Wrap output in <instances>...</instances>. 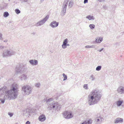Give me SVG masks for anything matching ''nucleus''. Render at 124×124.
Listing matches in <instances>:
<instances>
[{
	"instance_id": "obj_1",
	"label": "nucleus",
	"mask_w": 124,
	"mask_h": 124,
	"mask_svg": "<svg viewBox=\"0 0 124 124\" xmlns=\"http://www.w3.org/2000/svg\"><path fill=\"white\" fill-rule=\"evenodd\" d=\"M6 88V87H3L0 88V93H1V95L5 94L4 97V99H0L1 102L2 103L5 102L4 99L14 100L17 97L18 94V84L16 83H13L11 85V89L8 91H5Z\"/></svg>"
},
{
	"instance_id": "obj_2",
	"label": "nucleus",
	"mask_w": 124,
	"mask_h": 124,
	"mask_svg": "<svg viewBox=\"0 0 124 124\" xmlns=\"http://www.w3.org/2000/svg\"><path fill=\"white\" fill-rule=\"evenodd\" d=\"M101 95L99 90L97 89L93 90L88 97V103L90 105L97 103L101 100Z\"/></svg>"
},
{
	"instance_id": "obj_3",
	"label": "nucleus",
	"mask_w": 124,
	"mask_h": 124,
	"mask_svg": "<svg viewBox=\"0 0 124 124\" xmlns=\"http://www.w3.org/2000/svg\"><path fill=\"white\" fill-rule=\"evenodd\" d=\"M32 90V87L29 85H24L22 88V93L24 95H28L31 94Z\"/></svg>"
},
{
	"instance_id": "obj_4",
	"label": "nucleus",
	"mask_w": 124,
	"mask_h": 124,
	"mask_svg": "<svg viewBox=\"0 0 124 124\" xmlns=\"http://www.w3.org/2000/svg\"><path fill=\"white\" fill-rule=\"evenodd\" d=\"M69 0H64L62 4L61 15V16H64L66 13L67 6L68 5Z\"/></svg>"
},
{
	"instance_id": "obj_5",
	"label": "nucleus",
	"mask_w": 124,
	"mask_h": 124,
	"mask_svg": "<svg viewBox=\"0 0 124 124\" xmlns=\"http://www.w3.org/2000/svg\"><path fill=\"white\" fill-rule=\"evenodd\" d=\"M15 52L10 49H7L3 52L2 54V56L4 57H6L11 56L15 54Z\"/></svg>"
},
{
	"instance_id": "obj_6",
	"label": "nucleus",
	"mask_w": 124,
	"mask_h": 124,
	"mask_svg": "<svg viewBox=\"0 0 124 124\" xmlns=\"http://www.w3.org/2000/svg\"><path fill=\"white\" fill-rule=\"evenodd\" d=\"M49 17V16L48 15L46 16L45 18L42 20L39 21L36 23L35 24V26L38 27L42 25L47 21Z\"/></svg>"
},
{
	"instance_id": "obj_7",
	"label": "nucleus",
	"mask_w": 124,
	"mask_h": 124,
	"mask_svg": "<svg viewBox=\"0 0 124 124\" xmlns=\"http://www.w3.org/2000/svg\"><path fill=\"white\" fill-rule=\"evenodd\" d=\"M23 66L21 64L17 65L15 69L16 74H18L22 73L23 71Z\"/></svg>"
},
{
	"instance_id": "obj_8",
	"label": "nucleus",
	"mask_w": 124,
	"mask_h": 124,
	"mask_svg": "<svg viewBox=\"0 0 124 124\" xmlns=\"http://www.w3.org/2000/svg\"><path fill=\"white\" fill-rule=\"evenodd\" d=\"M63 116L65 118L69 119L72 118L73 116L71 112L65 111L63 113Z\"/></svg>"
},
{
	"instance_id": "obj_9",
	"label": "nucleus",
	"mask_w": 124,
	"mask_h": 124,
	"mask_svg": "<svg viewBox=\"0 0 124 124\" xmlns=\"http://www.w3.org/2000/svg\"><path fill=\"white\" fill-rule=\"evenodd\" d=\"M58 105L57 102H54L49 104L48 108H49V109L51 110L53 109H57L58 107Z\"/></svg>"
},
{
	"instance_id": "obj_10",
	"label": "nucleus",
	"mask_w": 124,
	"mask_h": 124,
	"mask_svg": "<svg viewBox=\"0 0 124 124\" xmlns=\"http://www.w3.org/2000/svg\"><path fill=\"white\" fill-rule=\"evenodd\" d=\"M116 91L118 93L120 94L124 93V87L120 86L116 90Z\"/></svg>"
},
{
	"instance_id": "obj_11",
	"label": "nucleus",
	"mask_w": 124,
	"mask_h": 124,
	"mask_svg": "<svg viewBox=\"0 0 124 124\" xmlns=\"http://www.w3.org/2000/svg\"><path fill=\"white\" fill-rule=\"evenodd\" d=\"M95 119V121L99 124H101L104 120V118L101 116L96 117Z\"/></svg>"
},
{
	"instance_id": "obj_12",
	"label": "nucleus",
	"mask_w": 124,
	"mask_h": 124,
	"mask_svg": "<svg viewBox=\"0 0 124 124\" xmlns=\"http://www.w3.org/2000/svg\"><path fill=\"white\" fill-rule=\"evenodd\" d=\"M23 115L24 116L29 117V115H31V112L29 109L24 110L23 111Z\"/></svg>"
},
{
	"instance_id": "obj_13",
	"label": "nucleus",
	"mask_w": 124,
	"mask_h": 124,
	"mask_svg": "<svg viewBox=\"0 0 124 124\" xmlns=\"http://www.w3.org/2000/svg\"><path fill=\"white\" fill-rule=\"evenodd\" d=\"M29 62L30 63V64L32 66L36 65L38 63V61L35 59L30 60L29 61Z\"/></svg>"
},
{
	"instance_id": "obj_14",
	"label": "nucleus",
	"mask_w": 124,
	"mask_h": 124,
	"mask_svg": "<svg viewBox=\"0 0 124 124\" xmlns=\"http://www.w3.org/2000/svg\"><path fill=\"white\" fill-rule=\"evenodd\" d=\"M59 24V23L55 21H53L50 24V26L53 28L57 27Z\"/></svg>"
},
{
	"instance_id": "obj_15",
	"label": "nucleus",
	"mask_w": 124,
	"mask_h": 124,
	"mask_svg": "<svg viewBox=\"0 0 124 124\" xmlns=\"http://www.w3.org/2000/svg\"><path fill=\"white\" fill-rule=\"evenodd\" d=\"M46 117L43 114L40 115L38 118L39 120L41 122L44 121L46 120Z\"/></svg>"
},
{
	"instance_id": "obj_16",
	"label": "nucleus",
	"mask_w": 124,
	"mask_h": 124,
	"mask_svg": "<svg viewBox=\"0 0 124 124\" xmlns=\"http://www.w3.org/2000/svg\"><path fill=\"white\" fill-rule=\"evenodd\" d=\"M20 79L21 81L25 80L27 78V76L25 74H23L20 75Z\"/></svg>"
},
{
	"instance_id": "obj_17",
	"label": "nucleus",
	"mask_w": 124,
	"mask_h": 124,
	"mask_svg": "<svg viewBox=\"0 0 124 124\" xmlns=\"http://www.w3.org/2000/svg\"><path fill=\"white\" fill-rule=\"evenodd\" d=\"M123 121V118H116L114 121V123L115 124L118 123L119 122L122 123Z\"/></svg>"
},
{
	"instance_id": "obj_18",
	"label": "nucleus",
	"mask_w": 124,
	"mask_h": 124,
	"mask_svg": "<svg viewBox=\"0 0 124 124\" xmlns=\"http://www.w3.org/2000/svg\"><path fill=\"white\" fill-rule=\"evenodd\" d=\"M86 18L88 19L89 20H93L95 19L94 16H93L90 15L87 16Z\"/></svg>"
},
{
	"instance_id": "obj_19",
	"label": "nucleus",
	"mask_w": 124,
	"mask_h": 124,
	"mask_svg": "<svg viewBox=\"0 0 124 124\" xmlns=\"http://www.w3.org/2000/svg\"><path fill=\"white\" fill-rule=\"evenodd\" d=\"M103 40V38H98L97 39H96L95 42L97 43H100Z\"/></svg>"
},
{
	"instance_id": "obj_20",
	"label": "nucleus",
	"mask_w": 124,
	"mask_h": 124,
	"mask_svg": "<svg viewBox=\"0 0 124 124\" xmlns=\"http://www.w3.org/2000/svg\"><path fill=\"white\" fill-rule=\"evenodd\" d=\"M68 40L66 39L63 40V43L62 45V48H64V46L68 43Z\"/></svg>"
},
{
	"instance_id": "obj_21",
	"label": "nucleus",
	"mask_w": 124,
	"mask_h": 124,
	"mask_svg": "<svg viewBox=\"0 0 124 124\" xmlns=\"http://www.w3.org/2000/svg\"><path fill=\"white\" fill-rule=\"evenodd\" d=\"M123 101L119 100L116 101V103L118 106H120L123 103Z\"/></svg>"
},
{
	"instance_id": "obj_22",
	"label": "nucleus",
	"mask_w": 124,
	"mask_h": 124,
	"mask_svg": "<svg viewBox=\"0 0 124 124\" xmlns=\"http://www.w3.org/2000/svg\"><path fill=\"white\" fill-rule=\"evenodd\" d=\"M73 5V3L72 1H70L68 4V7L70 8H71Z\"/></svg>"
},
{
	"instance_id": "obj_23",
	"label": "nucleus",
	"mask_w": 124,
	"mask_h": 124,
	"mask_svg": "<svg viewBox=\"0 0 124 124\" xmlns=\"http://www.w3.org/2000/svg\"><path fill=\"white\" fill-rule=\"evenodd\" d=\"M90 78L91 79L92 81H93L95 80V78L93 75H91L90 76Z\"/></svg>"
},
{
	"instance_id": "obj_24",
	"label": "nucleus",
	"mask_w": 124,
	"mask_h": 124,
	"mask_svg": "<svg viewBox=\"0 0 124 124\" xmlns=\"http://www.w3.org/2000/svg\"><path fill=\"white\" fill-rule=\"evenodd\" d=\"M89 26L91 30H93L95 28V25L93 24H90Z\"/></svg>"
},
{
	"instance_id": "obj_25",
	"label": "nucleus",
	"mask_w": 124,
	"mask_h": 124,
	"mask_svg": "<svg viewBox=\"0 0 124 124\" xmlns=\"http://www.w3.org/2000/svg\"><path fill=\"white\" fill-rule=\"evenodd\" d=\"M9 15V13L7 12H5L4 13L3 16L5 17H8Z\"/></svg>"
},
{
	"instance_id": "obj_26",
	"label": "nucleus",
	"mask_w": 124,
	"mask_h": 124,
	"mask_svg": "<svg viewBox=\"0 0 124 124\" xmlns=\"http://www.w3.org/2000/svg\"><path fill=\"white\" fill-rule=\"evenodd\" d=\"M83 87L85 89L88 90L89 89L88 87V84H86L84 85Z\"/></svg>"
},
{
	"instance_id": "obj_27",
	"label": "nucleus",
	"mask_w": 124,
	"mask_h": 124,
	"mask_svg": "<svg viewBox=\"0 0 124 124\" xmlns=\"http://www.w3.org/2000/svg\"><path fill=\"white\" fill-rule=\"evenodd\" d=\"M40 86V84L39 83H36L35 84V86L37 87H39Z\"/></svg>"
},
{
	"instance_id": "obj_28",
	"label": "nucleus",
	"mask_w": 124,
	"mask_h": 124,
	"mask_svg": "<svg viewBox=\"0 0 124 124\" xmlns=\"http://www.w3.org/2000/svg\"><path fill=\"white\" fill-rule=\"evenodd\" d=\"M101 66H98L96 68V70L97 71L100 70L101 68Z\"/></svg>"
},
{
	"instance_id": "obj_29",
	"label": "nucleus",
	"mask_w": 124,
	"mask_h": 124,
	"mask_svg": "<svg viewBox=\"0 0 124 124\" xmlns=\"http://www.w3.org/2000/svg\"><path fill=\"white\" fill-rule=\"evenodd\" d=\"M95 47V46L94 45H92V46H85V47L86 48H94Z\"/></svg>"
},
{
	"instance_id": "obj_30",
	"label": "nucleus",
	"mask_w": 124,
	"mask_h": 124,
	"mask_svg": "<svg viewBox=\"0 0 124 124\" xmlns=\"http://www.w3.org/2000/svg\"><path fill=\"white\" fill-rule=\"evenodd\" d=\"M64 78V79H63V81H65V80H66L67 79V76L65 75L64 73H63L62 74Z\"/></svg>"
},
{
	"instance_id": "obj_31",
	"label": "nucleus",
	"mask_w": 124,
	"mask_h": 124,
	"mask_svg": "<svg viewBox=\"0 0 124 124\" xmlns=\"http://www.w3.org/2000/svg\"><path fill=\"white\" fill-rule=\"evenodd\" d=\"M15 12L16 13L18 14L20 13V11L18 9H16L15 10Z\"/></svg>"
},
{
	"instance_id": "obj_32",
	"label": "nucleus",
	"mask_w": 124,
	"mask_h": 124,
	"mask_svg": "<svg viewBox=\"0 0 124 124\" xmlns=\"http://www.w3.org/2000/svg\"><path fill=\"white\" fill-rule=\"evenodd\" d=\"M28 0H21V2L22 3L24 2H27Z\"/></svg>"
},
{
	"instance_id": "obj_33",
	"label": "nucleus",
	"mask_w": 124,
	"mask_h": 124,
	"mask_svg": "<svg viewBox=\"0 0 124 124\" xmlns=\"http://www.w3.org/2000/svg\"><path fill=\"white\" fill-rule=\"evenodd\" d=\"M70 46V45L69 44L67 43L66 45L64 46V48H63V49H65L67 48V46Z\"/></svg>"
},
{
	"instance_id": "obj_34",
	"label": "nucleus",
	"mask_w": 124,
	"mask_h": 124,
	"mask_svg": "<svg viewBox=\"0 0 124 124\" xmlns=\"http://www.w3.org/2000/svg\"><path fill=\"white\" fill-rule=\"evenodd\" d=\"M8 114L9 116H10V117L12 116L13 115V114L10 112L8 113Z\"/></svg>"
},
{
	"instance_id": "obj_35",
	"label": "nucleus",
	"mask_w": 124,
	"mask_h": 124,
	"mask_svg": "<svg viewBox=\"0 0 124 124\" xmlns=\"http://www.w3.org/2000/svg\"><path fill=\"white\" fill-rule=\"evenodd\" d=\"M53 100V99L52 98H50L49 99H48L47 101V102H48V101H51Z\"/></svg>"
},
{
	"instance_id": "obj_36",
	"label": "nucleus",
	"mask_w": 124,
	"mask_h": 124,
	"mask_svg": "<svg viewBox=\"0 0 124 124\" xmlns=\"http://www.w3.org/2000/svg\"><path fill=\"white\" fill-rule=\"evenodd\" d=\"M98 0L99 2H103L105 1V0Z\"/></svg>"
},
{
	"instance_id": "obj_37",
	"label": "nucleus",
	"mask_w": 124,
	"mask_h": 124,
	"mask_svg": "<svg viewBox=\"0 0 124 124\" xmlns=\"http://www.w3.org/2000/svg\"><path fill=\"white\" fill-rule=\"evenodd\" d=\"M0 39L1 40L2 39V34L1 33H0Z\"/></svg>"
},
{
	"instance_id": "obj_38",
	"label": "nucleus",
	"mask_w": 124,
	"mask_h": 124,
	"mask_svg": "<svg viewBox=\"0 0 124 124\" xmlns=\"http://www.w3.org/2000/svg\"><path fill=\"white\" fill-rule=\"evenodd\" d=\"M88 2V0H84V4L87 3Z\"/></svg>"
},
{
	"instance_id": "obj_39",
	"label": "nucleus",
	"mask_w": 124,
	"mask_h": 124,
	"mask_svg": "<svg viewBox=\"0 0 124 124\" xmlns=\"http://www.w3.org/2000/svg\"><path fill=\"white\" fill-rule=\"evenodd\" d=\"M3 42H5L6 43V42H8V39H5V40H3Z\"/></svg>"
},
{
	"instance_id": "obj_40",
	"label": "nucleus",
	"mask_w": 124,
	"mask_h": 124,
	"mask_svg": "<svg viewBox=\"0 0 124 124\" xmlns=\"http://www.w3.org/2000/svg\"><path fill=\"white\" fill-rule=\"evenodd\" d=\"M4 46H0V49H2L4 48Z\"/></svg>"
},
{
	"instance_id": "obj_41",
	"label": "nucleus",
	"mask_w": 124,
	"mask_h": 124,
	"mask_svg": "<svg viewBox=\"0 0 124 124\" xmlns=\"http://www.w3.org/2000/svg\"><path fill=\"white\" fill-rule=\"evenodd\" d=\"M30 122L29 121H27L26 123V124H30Z\"/></svg>"
},
{
	"instance_id": "obj_42",
	"label": "nucleus",
	"mask_w": 124,
	"mask_h": 124,
	"mask_svg": "<svg viewBox=\"0 0 124 124\" xmlns=\"http://www.w3.org/2000/svg\"><path fill=\"white\" fill-rule=\"evenodd\" d=\"M86 122L85 121L83 122L81 124H86Z\"/></svg>"
},
{
	"instance_id": "obj_43",
	"label": "nucleus",
	"mask_w": 124,
	"mask_h": 124,
	"mask_svg": "<svg viewBox=\"0 0 124 124\" xmlns=\"http://www.w3.org/2000/svg\"><path fill=\"white\" fill-rule=\"evenodd\" d=\"M44 0H40V2L41 3L43 2Z\"/></svg>"
},
{
	"instance_id": "obj_44",
	"label": "nucleus",
	"mask_w": 124,
	"mask_h": 124,
	"mask_svg": "<svg viewBox=\"0 0 124 124\" xmlns=\"http://www.w3.org/2000/svg\"><path fill=\"white\" fill-rule=\"evenodd\" d=\"M97 51H98L100 52H101V49H99V50H97Z\"/></svg>"
},
{
	"instance_id": "obj_45",
	"label": "nucleus",
	"mask_w": 124,
	"mask_h": 124,
	"mask_svg": "<svg viewBox=\"0 0 124 124\" xmlns=\"http://www.w3.org/2000/svg\"><path fill=\"white\" fill-rule=\"evenodd\" d=\"M103 49H104L103 48H102L100 49L101 50V51H102L103 50Z\"/></svg>"
},
{
	"instance_id": "obj_46",
	"label": "nucleus",
	"mask_w": 124,
	"mask_h": 124,
	"mask_svg": "<svg viewBox=\"0 0 124 124\" xmlns=\"http://www.w3.org/2000/svg\"><path fill=\"white\" fill-rule=\"evenodd\" d=\"M9 1H10V0H8Z\"/></svg>"
}]
</instances>
